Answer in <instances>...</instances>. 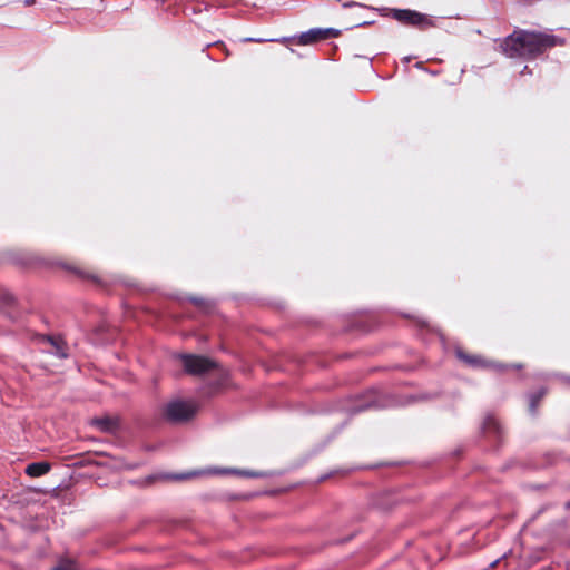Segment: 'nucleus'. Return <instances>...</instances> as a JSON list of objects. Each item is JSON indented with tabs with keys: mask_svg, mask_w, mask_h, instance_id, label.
I'll list each match as a JSON object with an SVG mask.
<instances>
[{
	"mask_svg": "<svg viewBox=\"0 0 570 570\" xmlns=\"http://www.w3.org/2000/svg\"><path fill=\"white\" fill-rule=\"evenodd\" d=\"M392 18L399 22L428 29L435 26L432 17L411 9H392Z\"/></svg>",
	"mask_w": 570,
	"mask_h": 570,
	"instance_id": "39448f33",
	"label": "nucleus"
},
{
	"mask_svg": "<svg viewBox=\"0 0 570 570\" xmlns=\"http://www.w3.org/2000/svg\"><path fill=\"white\" fill-rule=\"evenodd\" d=\"M187 301L199 307L202 311L209 313L214 308V302L200 296H188Z\"/></svg>",
	"mask_w": 570,
	"mask_h": 570,
	"instance_id": "4468645a",
	"label": "nucleus"
},
{
	"mask_svg": "<svg viewBox=\"0 0 570 570\" xmlns=\"http://www.w3.org/2000/svg\"><path fill=\"white\" fill-rule=\"evenodd\" d=\"M292 38H288V37H283L281 39H265V38L246 37L242 41H244V42H257V43H262V42H266V41H282V42H286V41H289Z\"/></svg>",
	"mask_w": 570,
	"mask_h": 570,
	"instance_id": "dca6fc26",
	"label": "nucleus"
},
{
	"mask_svg": "<svg viewBox=\"0 0 570 570\" xmlns=\"http://www.w3.org/2000/svg\"><path fill=\"white\" fill-rule=\"evenodd\" d=\"M204 473L203 471H193L190 473H183V474H169L168 478L171 479V480H186L190 476H195V475H199Z\"/></svg>",
	"mask_w": 570,
	"mask_h": 570,
	"instance_id": "f3484780",
	"label": "nucleus"
},
{
	"mask_svg": "<svg viewBox=\"0 0 570 570\" xmlns=\"http://www.w3.org/2000/svg\"><path fill=\"white\" fill-rule=\"evenodd\" d=\"M403 60H404V62H405V63H409V62H410V60H411V57H404V59H403Z\"/></svg>",
	"mask_w": 570,
	"mask_h": 570,
	"instance_id": "c85d7f7f",
	"label": "nucleus"
},
{
	"mask_svg": "<svg viewBox=\"0 0 570 570\" xmlns=\"http://www.w3.org/2000/svg\"><path fill=\"white\" fill-rule=\"evenodd\" d=\"M14 304V297L11 292L0 288V308L11 307Z\"/></svg>",
	"mask_w": 570,
	"mask_h": 570,
	"instance_id": "2eb2a0df",
	"label": "nucleus"
},
{
	"mask_svg": "<svg viewBox=\"0 0 570 570\" xmlns=\"http://www.w3.org/2000/svg\"><path fill=\"white\" fill-rule=\"evenodd\" d=\"M94 424L101 432H114L118 428V422L111 417H99L94 421Z\"/></svg>",
	"mask_w": 570,
	"mask_h": 570,
	"instance_id": "f8f14e48",
	"label": "nucleus"
},
{
	"mask_svg": "<svg viewBox=\"0 0 570 570\" xmlns=\"http://www.w3.org/2000/svg\"><path fill=\"white\" fill-rule=\"evenodd\" d=\"M505 557H507V554H503L502 557H500V558L495 559L494 561H492V562L490 563L489 568H490V569H492V568L497 567V564L500 562V560H501V559H503V558H505Z\"/></svg>",
	"mask_w": 570,
	"mask_h": 570,
	"instance_id": "5701e85b",
	"label": "nucleus"
},
{
	"mask_svg": "<svg viewBox=\"0 0 570 570\" xmlns=\"http://www.w3.org/2000/svg\"><path fill=\"white\" fill-rule=\"evenodd\" d=\"M180 360L185 372L191 375H202L216 367V363L204 355L181 354Z\"/></svg>",
	"mask_w": 570,
	"mask_h": 570,
	"instance_id": "423d86ee",
	"label": "nucleus"
},
{
	"mask_svg": "<svg viewBox=\"0 0 570 570\" xmlns=\"http://www.w3.org/2000/svg\"><path fill=\"white\" fill-rule=\"evenodd\" d=\"M481 432L484 436L501 443L503 441V428L501 423L498 421V419L492 415L488 414L481 425Z\"/></svg>",
	"mask_w": 570,
	"mask_h": 570,
	"instance_id": "6e6552de",
	"label": "nucleus"
},
{
	"mask_svg": "<svg viewBox=\"0 0 570 570\" xmlns=\"http://www.w3.org/2000/svg\"><path fill=\"white\" fill-rule=\"evenodd\" d=\"M40 341L50 345V348L47 351V353L60 360H66L69 357L67 343L61 336L43 335L41 336Z\"/></svg>",
	"mask_w": 570,
	"mask_h": 570,
	"instance_id": "1a4fd4ad",
	"label": "nucleus"
},
{
	"mask_svg": "<svg viewBox=\"0 0 570 570\" xmlns=\"http://www.w3.org/2000/svg\"><path fill=\"white\" fill-rule=\"evenodd\" d=\"M327 478H328V475H323V476H321V478L318 479V481H324V480H326Z\"/></svg>",
	"mask_w": 570,
	"mask_h": 570,
	"instance_id": "c756f323",
	"label": "nucleus"
},
{
	"mask_svg": "<svg viewBox=\"0 0 570 570\" xmlns=\"http://www.w3.org/2000/svg\"><path fill=\"white\" fill-rule=\"evenodd\" d=\"M421 65H422L421 62H416L415 67L421 68Z\"/></svg>",
	"mask_w": 570,
	"mask_h": 570,
	"instance_id": "7c9ffc66",
	"label": "nucleus"
},
{
	"mask_svg": "<svg viewBox=\"0 0 570 570\" xmlns=\"http://www.w3.org/2000/svg\"><path fill=\"white\" fill-rule=\"evenodd\" d=\"M197 410L194 402L176 399L165 405L164 416L171 423H185L194 419Z\"/></svg>",
	"mask_w": 570,
	"mask_h": 570,
	"instance_id": "7ed1b4c3",
	"label": "nucleus"
},
{
	"mask_svg": "<svg viewBox=\"0 0 570 570\" xmlns=\"http://www.w3.org/2000/svg\"><path fill=\"white\" fill-rule=\"evenodd\" d=\"M33 2H35V0H24V3H26L27 6H30V4H32Z\"/></svg>",
	"mask_w": 570,
	"mask_h": 570,
	"instance_id": "bb28decb",
	"label": "nucleus"
},
{
	"mask_svg": "<svg viewBox=\"0 0 570 570\" xmlns=\"http://www.w3.org/2000/svg\"><path fill=\"white\" fill-rule=\"evenodd\" d=\"M531 73L528 66H524L523 70L521 71V75Z\"/></svg>",
	"mask_w": 570,
	"mask_h": 570,
	"instance_id": "a878e982",
	"label": "nucleus"
},
{
	"mask_svg": "<svg viewBox=\"0 0 570 570\" xmlns=\"http://www.w3.org/2000/svg\"><path fill=\"white\" fill-rule=\"evenodd\" d=\"M51 470V464L46 461L32 462L26 466V474L31 478H39L47 474Z\"/></svg>",
	"mask_w": 570,
	"mask_h": 570,
	"instance_id": "9b49d317",
	"label": "nucleus"
},
{
	"mask_svg": "<svg viewBox=\"0 0 570 570\" xmlns=\"http://www.w3.org/2000/svg\"><path fill=\"white\" fill-rule=\"evenodd\" d=\"M347 424V420L344 421L340 426L338 429L335 431L334 435H332V438H334L337 433L341 432V430Z\"/></svg>",
	"mask_w": 570,
	"mask_h": 570,
	"instance_id": "b1692460",
	"label": "nucleus"
},
{
	"mask_svg": "<svg viewBox=\"0 0 570 570\" xmlns=\"http://www.w3.org/2000/svg\"><path fill=\"white\" fill-rule=\"evenodd\" d=\"M428 394L397 396L379 389H371L365 393L348 401V404L341 407L350 417L368 410H385L409 405L419 400H428Z\"/></svg>",
	"mask_w": 570,
	"mask_h": 570,
	"instance_id": "f03ea898",
	"label": "nucleus"
},
{
	"mask_svg": "<svg viewBox=\"0 0 570 570\" xmlns=\"http://www.w3.org/2000/svg\"><path fill=\"white\" fill-rule=\"evenodd\" d=\"M365 24H368V22L367 21H363V22L357 23L355 27H361V26H365Z\"/></svg>",
	"mask_w": 570,
	"mask_h": 570,
	"instance_id": "cd10ccee",
	"label": "nucleus"
},
{
	"mask_svg": "<svg viewBox=\"0 0 570 570\" xmlns=\"http://www.w3.org/2000/svg\"><path fill=\"white\" fill-rule=\"evenodd\" d=\"M206 473L209 474H235L239 476L245 478H263L266 476V473L253 471V470H242V469H234V468H213L208 469Z\"/></svg>",
	"mask_w": 570,
	"mask_h": 570,
	"instance_id": "9d476101",
	"label": "nucleus"
},
{
	"mask_svg": "<svg viewBox=\"0 0 570 570\" xmlns=\"http://www.w3.org/2000/svg\"><path fill=\"white\" fill-rule=\"evenodd\" d=\"M546 393L547 390L544 387H541L529 395V412L531 415L534 416L537 414V407L539 405V402L546 395Z\"/></svg>",
	"mask_w": 570,
	"mask_h": 570,
	"instance_id": "ddd939ff",
	"label": "nucleus"
},
{
	"mask_svg": "<svg viewBox=\"0 0 570 570\" xmlns=\"http://www.w3.org/2000/svg\"><path fill=\"white\" fill-rule=\"evenodd\" d=\"M342 7L345 8V9L354 8V7H361V8H367V9L370 8V7L365 6V4H362V3L356 2V1H344V2H342Z\"/></svg>",
	"mask_w": 570,
	"mask_h": 570,
	"instance_id": "a211bd4d",
	"label": "nucleus"
},
{
	"mask_svg": "<svg viewBox=\"0 0 570 570\" xmlns=\"http://www.w3.org/2000/svg\"><path fill=\"white\" fill-rule=\"evenodd\" d=\"M341 35L340 29L335 28H311L307 31L301 32L298 36L291 37L293 39L297 38V43L301 46H309L314 45L321 40L327 38H335Z\"/></svg>",
	"mask_w": 570,
	"mask_h": 570,
	"instance_id": "0eeeda50",
	"label": "nucleus"
},
{
	"mask_svg": "<svg viewBox=\"0 0 570 570\" xmlns=\"http://www.w3.org/2000/svg\"><path fill=\"white\" fill-rule=\"evenodd\" d=\"M556 376L562 380L564 383L570 384V375L557 374Z\"/></svg>",
	"mask_w": 570,
	"mask_h": 570,
	"instance_id": "412c9836",
	"label": "nucleus"
},
{
	"mask_svg": "<svg viewBox=\"0 0 570 570\" xmlns=\"http://www.w3.org/2000/svg\"><path fill=\"white\" fill-rule=\"evenodd\" d=\"M65 267H66V268H68V269H71V267H70V266H67V265H66ZM72 271H73L75 273H77V274H78L79 276H81V277H87V276H88L87 274H85L83 272H81V271H80V269H78V268H72Z\"/></svg>",
	"mask_w": 570,
	"mask_h": 570,
	"instance_id": "4be33fe9",
	"label": "nucleus"
},
{
	"mask_svg": "<svg viewBox=\"0 0 570 570\" xmlns=\"http://www.w3.org/2000/svg\"><path fill=\"white\" fill-rule=\"evenodd\" d=\"M52 570H76V568L72 564L62 563V564H58Z\"/></svg>",
	"mask_w": 570,
	"mask_h": 570,
	"instance_id": "6ab92c4d",
	"label": "nucleus"
},
{
	"mask_svg": "<svg viewBox=\"0 0 570 570\" xmlns=\"http://www.w3.org/2000/svg\"><path fill=\"white\" fill-rule=\"evenodd\" d=\"M212 46H218V47H222L225 51H226V55H228V51L226 49V46L223 41H216V42H213V43H207L205 48H209Z\"/></svg>",
	"mask_w": 570,
	"mask_h": 570,
	"instance_id": "aec40b11",
	"label": "nucleus"
},
{
	"mask_svg": "<svg viewBox=\"0 0 570 570\" xmlns=\"http://www.w3.org/2000/svg\"><path fill=\"white\" fill-rule=\"evenodd\" d=\"M563 43V39H559L553 35L515 30L502 40L500 48L509 58L532 59L542 55L548 48Z\"/></svg>",
	"mask_w": 570,
	"mask_h": 570,
	"instance_id": "f257e3e1",
	"label": "nucleus"
},
{
	"mask_svg": "<svg viewBox=\"0 0 570 570\" xmlns=\"http://www.w3.org/2000/svg\"><path fill=\"white\" fill-rule=\"evenodd\" d=\"M455 356L460 361L465 363L469 367H472V368H493L497 372H503L507 368H515V370L522 368V364H520V363L504 364V363L491 362V361L483 358L480 355L466 354L460 347L455 348Z\"/></svg>",
	"mask_w": 570,
	"mask_h": 570,
	"instance_id": "20e7f679",
	"label": "nucleus"
},
{
	"mask_svg": "<svg viewBox=\"0 0 570 570\" xmlns=\"http://www.w3.org/2000/svg\"><path fill=\"white\" fill-rule=\"evenodd\" d=\"M7 317H8L9 320H11L12 322H16V321H17L16 315H13V313H11V312H8V313H7Z\"/></svg>",
	"mask_w": 570,
	"mask_h": 570,
	"instance_id": "393cba45",
	"label": "nucleus"
}]
</instances>
